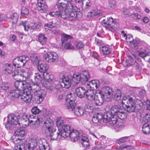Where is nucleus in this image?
<instances>
[{
  "label": "nucleus",
  "mask_w": 150,
  "mask_h": 150,
  "mask_svg": "<svg viewBox=\"0 0 150 150\" xmlns=\"http://www.w3.org/2000/svg\"><path fill=\"white\" fill-rule=\"evenodd\" d=\"M72 4L71 2H68L67 4L65 2H62L58 0L57 5L59 11H63L72 8Z\"/></svg>",
  "instance_id": "1a4fd4ad"
},
{
  "label": "nucleus",
  "mask_w": 150,
  "mask_h": 150,
  "mask_svg": "<svg viewBox=\"0 0 150 150\" xmlns=\"http://www.w3.org/2000/svg\"><path fill=\"white\" fill-rule=\"evenodd\" d=\"M87 99L90 101H93L94 99V95L93 91L92 90L87 89L86 93Z\"/></svg>",
  "instance_id": "7c9ffc66"
},
{
  "label": "nucleus",
  "mask_w": 150,
  "mask_h": 150,
  "mask_svg": "<svg viewBox=\"0 0 150 150\" xmlns=\"http://www.w3.org/2000/svg\"><path fill=\"white\" fill-rule=\"evenodd\" d=\"M74 109V113L75 116H80L84 113L83 109L79 107H75Z\"/></svg>",
  "instance_id": "c9c22d12"
},
{
  "label": "nucleus",
  "mask_w": 150,
  "mask_h": 150,
  "mask_svg": "<svg viewBox=\"0 0 150 150\" xmlns=\"http://www.w3.org/2000/svg\"><path fill=\"white\" fill-rule=\"evenodd\" d=\"M128 138V137H121L117 140V142L119 144L127 142L129 141Z\"/></svg>",
  "instance_id": "680f3d73"
},
{
  "label": "nucleus",
  "mask_w": 150,
  "mask_h": 150,
  "mask_svg": "<svg viewBox=\"0 0 150 150\" xmlns=\"http://www.w3.org/2000/svg\"><path fill=\"white\" fill-rule=\"evenodd\" d=\"M67 108L70 111L73 110L75 107L76 103L75 101L67 100L66 103Z\"/></svg>",
  "instance_id": "2f4dec72"
},
{
  "label": "nucleus",
  "mask_w": 150,
  "mask_h": 150,
  "mask_svg": "<svg viewBox=\"0 0 150 150\" xmlns=\"http://www.w3.org/2000/svg\"><path fill=\"white\" fill-rule=\"evenodd\" d=\"M40 139H38V141L36 138L30 139L28 143L25 144V150H34L37 146V143L39 144L38 140Z\"/></svg>",
  "instance_id": "9d476101"
},
{
  "label": "nucleus",
  "mask_w": 150,
  "mask_h": 150,
  "mask_svg": "<svg viewBox=\"0 0 150 150\" xmlns=\"http://www.w3.org/2000/svg\"><path fill=\"white\" fill-rule=\"evenodd\" d=\"M131 92V96L128 95L124 96L122 101V106L125 108V109L128 112H131L134 111L135 109V103L133 101V91H132L131 89H130Z\"/></svg>",
  "instance_id": "f03ea898"
},
{
  "label": "nucleus",
  "mask_w": 150,
  "mask_h": 150,
  "mask_svg": "<svg viewBox=\"0 0 150 150\" xmlns=\"http://www.w3.org/2000/svg\"><path fill=\"white\" fill-rule=\"evenodd\" d=\"M67 97V100L69 101H75L76 100V97L73 93L69 92L68 93Z\"/></svg>",
  "instance_id": "4d7b16f0"
},
{
  "label": "nucleus",
  "mask_w": 150,
  "mask_h": 150,
  "mask_svg": "<svg viewBox=\"0 0 150 150\" xmlns=\"http://www.w3.org/2000/svg\"><path fill=\"white\" fill-rule=\"evenodd\" d=\"M25 144H18L15 145L14 149L15 150H22L23 149L25 150Z\"/></svg>",
  "instance_id": "e2e57ef3"
},
{
  "label": "nucleus",
  "mask_w": 150,
  "mask_h": 150,
  "mask_svg": "<svg viewBox=\"0 0 150 150\" xmlns=\"http://www.w3.org/2000/svg\"><path fill=\"white\" fill-rule=\"evenodd\" d=\"M5 125L7 129L12 130L16 127V125L11 122H8V120L5 123Z\"/></svg>",
  "instance_id": "de8ad7c7"
},
{
  "label": "nucleus",
  "mask_w": 150,
  "mask_h": 150,
  "mask_svg": "<svg viewBox=\"0 0 150 150\" xmlns=\"http://www.w3.org/2000/svg\"><path fill=\"white\" fill-rule=\"evenodd\" d=\"M101 51L105 55H107L111 53L110 49L106 46H103L101 48Z\"/></svg>",
  "instance_id": "864d4df0"
},
{
  "label": "nucleus",
  "mask_w": 150,
  "mask_h": 150,
  "mask_svg": "<svg viewBox=\"0 0 150 150\" xmlns=\"http://www.w3.org/2000/svg\"><path fill=\"white\" fill-rule=\"evenodd\" d=\"M61 41L62 44H63L64 42L67 41L69 39H71L73 37L69 35H67L65 33L62 34Z\"/></svg>",
  "instance_id": "37998d69"
},
{
  "label": "nucleus",
  "mask_w": 150,
  "mask_h": 150,
  "mask_svg": "<svg viewBox=\"0 0 150 150\" xmlns=\"http://www.w3.org/2000/svg\"><path fill=\"white\" fill-rule=\"evenodd\" d=\"M56 130L53 129V132H47V135L50 136L51 139L52 140H59L60 139L61 137H62V134L64 133V132H62L58 129L57 132Z\"/></svg>",
  "instance_id": "9b49d317"
},
{
  "label": "nucleus",
  "mask_w": 150,
  "mask_h": 150,
  "mask_svg": "<svg viewBox=\"0 0 150 150\" xmlns=\"http://www.w3.org/2000/svg\"><path fill=\"white\" fill-rule=\"evenodd\" d=\"M72 5L73 6L72 8H69L67 11L69 14V17L75 18L77 16L76 12V11L77 8L74 4H72Z\"/></svg>",
  "instance_id": "cd10ccee"
},
{
  "label": "nucleus",
  "mask_w": 150,
  "mask_h": 150,
  "mask_svg": "<svg viewBox=\"0 0 150 150\" xmlns=\"http://www.w3.org/2000/svg\"><path fill=\"white\" fill-rule=\"evenodd\" d=\"M103 142H102L97 146L93 147L91 150H102L104 149L107 146L106 145L103 144Z\"/></svg>",
  "instance_id": "c03bdc74"
},
{
  "label": "nucleus",
  "mask_w": 150,
  "mask_h": 150,
  "mask_svg": "<svg viewBox=\"0 0 150 150\" xmlns=\"http://www.w3.org/2000/svg\"><path fill=\"white\" fill-rule=\"evenodd\" d=\"M138 55L141 58L144 59V58L147 56H150V52H138Z\"/></svg>",
  "instance_id": "603ef678"
},
{
  "label": "nucleus",
  "mask_w": 150,
  "mask_h": 150,
  "mask_svg": "<svg viewBox=\"0 0 150 150\" xmlns=\"http://www.w3.org/2000/svg\"><path fill=\"white\" fill-rule=\"evenodd\" d=\"M117 116L116 115H113V116L110 119V120L107 122L111 126H113L115 124L117 121Z\"/></svg>",
  "instance_id": "09e8293b"
},
{
  "label": "nucleus",
  "mask_w": 150,
  "mask_h": 150,
  "mask_svg": "<svg viewBox=\"0 0 150 150\" xmlns=\"http://www.w3.org/2000/svg\"><path fill=\"white\" fill-rule=\"evenodd\" d=\"M115 93L114 94V97L115 99L117 100H119L121 99L122 93L121 91L118 89L115 91Z\"/></svg>",
  "instance_id": "3c124183"
},
{
  "label": "nucleus",
  "mask_w": 150,
  "mask_h": 150,
  "mask_svg": "<svg viewBox=\"0 0 150 150\" xmlns=\"http://www.w3.org/2000/svg\"><path fill=\"white\" fill-rule=\"evenodd\" d=\"M38 40L40 43L42 45H45L47 42L46 37L44 34L41 33L39 35Z\"/></svg>",
  "instance_id": "79ce46f5"
},
{
  "label": "nucleus",
  "mask_w": 150,
  "mask_h": 150,
  "mask_svg": "<svg viewBox=\"0 0 150 150\" xmlns=\"http://www.w3.org/2000/svg\"><path fill=\"white\" fill-rule=\"evenodd\" d=\"M18 74V76L16 78L17 79L20 80L21 81H25L27 78H28L33 74V73L30 70L24 69H18V71H16L13 74Z\"/></svg>",
  "instance_id": "0eeeda50"
},
{
  "label": "nucleus",
  "mask_w": 150,
  "mask_h": 150,
  "mask_svg": "<svg viewBox=\"0 0 150 150\" xmlns=\"http://www.w3.org/2000/svg\"><path fill=\"white\" fill-rule=\"evenodd\" d=\"M41 111L37 106H35L33 108L31 109V112L34 114H39Z\"/></svg>",
  "instance_id": "0e129e2a"
},
{
  "label": "nucleus",
  "mask_w": 150,
  "mask_h": 150,
  "mask_svg": "<svg viewBox=\"0 0 150 150\" xmlns=\"http://www.w3.org/2000/svg\"><path fill=\"white\" fill-rule=\"evenodd\" d=\"M75 91L77 96L80 98L84 97L86 92V90L83 87L76 88Z\"/></svg>",
  "instance_id": "b1692460"
},
{
  "label": "nucleus",
  "mask_w": 150,
  "mask_h": 150,
  "mask_svg": "<svg viewBox=\"0 0 150 150\" xmlns=\"http://www.w3.org/2000/svg\"><path fill=\"white\" fill-rule=\"evenodd\" d=\"M40 150H51L47 141L45 139H40L38 140Z\"/></svg>",
  "instance_id": "f3484780"
},
{
  "label": "nucleus",
  "mask_w": 150,
  "mask_h": 150,
  "mask_svg": "<svg viewBox=\"0 0 150 150\" xmlns=\"http://www.w3.org/2000/svg\"><path fill=\"white\" fill-rule=\"evenodd\" d=\"M8 122H12L14 125H16L18 123V119L17 117L14 114H9L8 116Z\"/></svg>",
  "instance_id": "c756f323"
},
{
  "label": "nucleus",
  "mask_w": 150,
  "mask_h": 150,
  "mask_svg": "<svg viewBox=\"0 0 150 150\" xmlns=\"http://www.w3.org/2000/svg\"><path fill=\"white\" fill-rule=\"evenodd\" d=\"M113 115L112 114L111 111L106 112L104 115L103 117V121L104 122H107L110 119Z\"/></svg>",
  "instance_id": "72a5a7b5"
},
{
  "label": "nucleus",
  "mask_w": 150,
  "mask_h": 150,
  "mask_svg": "<svg viewBox=\"0 0 150 150\" xmlns=\"http://www.w3.org/2000/svg\"><path fill=\"white\" fill-rule=\"evenodd\" d=\"M34 77L35 81L36 82L40 83L41 82L42 78L39 73H35Z\"/></svg>",
  "instance_id": "bf43d9fd"
},
{
  "label": "nucleus",
  "mask_w": 150,
  "mask_h": 150,
  "mask_svg": "<svg viewBox=\"0 0 150 150\" xmlns=\"http://www.w3.org/2000/svg\"><path fill=\"white\" fill-rule=\"evenodd\" d=\"M37 97L35 99V100L37 104L42 102L46 95V92L43 90L41 89L37 93Z\"/></svg>",
  "instance_id": "dca6fc26"
},
{
  "label": "nucleus",
  "mask_w": 150,
  "mask_h": 150,
  "mask_svg": "<svg viewBox=\"0 0 150 150\" xmlns=\"http://www.w3.org/2000/svg\"><path fill=\"white\" fill-rule=\"evenodd\" d=\"M81 81V74L80 75L75 74L73 77L69 75L67 76H63L59 79V83L62 87L66 88H69L71 86L72 81L75 83H78Z\"/></svg>",
  "instance_id": "f257e3e1"
},
{
  "label": "nucleus",
  "mask_w": 150,
  "mask_h": 150,
  "mask_svg": "<svg viewBox=\"0 0 150 150\" xmlns=\"http://www.w3.org/2000/svg\"><path fill=\"white\" fill-rule=\"evenodd\" d=\"M47 29L46 28L45 30H46ZM48 30L49 33H51L52 34H54L56 35H58L60 34V31L59 30L57 29H47V31Z\"/></svg>",
  "instance_id": "052dcab7"
},
{
  "label": "nucleus",
  "mask_w": 150,
  "mask_h": 150,
  "mask_svg": "<svg viewBox=\"0 0 150 150\" xmlns=\"http://www.w3.org/2000/svg\"><path fill=\"white\" fill-rule=\"evenodd\" d=\"M115 1L113 0L111 1H110L109 2L108 6V8L110 9L112 8H114L115 7Z\"/></svg>",
  "instance_id": "69168bd1"
},
{
  "label": "nucleus",
  "mask_w": 150,
  "mask_h": 150,
  "mask_svg": "<svg viewBox=\"0 0 150 150\" xmlns=\"http://www.w3.org/2000/svg\"><path fill=\"white\" fill-rule=\"evenodd\" d=\"M38 68L39 71L44 74L46 72L48 69L49 67L45 62H43L38 65Z\"/></svg>",
  "instance_id": "393cba45"
},
{
  "label": "nucleus",
  "mask_w": 150,
  "mask_h": 150,
  "mask_svg": "<svg viewBox=\"0 0 150 150\" xmlns=\"http://www.w3.org/2000/svg\"><path fill=\"white\" fill-rule=\"evenodd\" d=\"M122 109L120 107L116 105H114L111 108L110 111L112 114L116 115Z\"/></svg>",
  "instance_id": "f704fd0d"
},
{
  "label": "nucleus",
  "mask_w": 150,
  "mask_h": 150,
  "mask_svg": "<svg viewBox=\"0 0 150 150\" xmlns=\"http://www.w3.org/2000/svg\"><path fill=\"white\" fill-rule=\"evenodd\" d=\"M36 5L37 9L41 12H45L47 8V6L44 0H38Z\"/></svg>",
  "instance_id": "6ab92c4d"
},
{
  "label": "nucleus",
  "mask_w": 150,
  "mask_h": 150,
  "mask_svg": "<svg viewBox=\"0 0 150 150\" xmlns=\"http://www.w3.org/2000/svg\"><path fill=\"white\" fill-rule=\"evenodd\" d=\"M64 133L62 134V137H69L71 140L73 142L78 141L80 138L79 136V134L76 130L72 129L71 131V127L69 126H66L65 127Z\"/></svg>",
  "instance_id": "7ed1b4c3"
},
{
  "label": "nucleus",
  "mask_w": 150,
  "mask_h": 150,
  "mask_svg": "<svg viewBox=\"0 0 150 150\" xmlns=\"http://www.w3.org/2000/svg\"><path fill=\"white\" fill-rule=\"evenodd\" d=\"M53 120L50 118H47L44 122L42 128L46 130L47 133L53 132Z\"/></svg>",
  "instance_id": "f8f14e48"
},
{
  "label": "nucleus",
  "mask_w": 150,
  "mask_h": 150,
  "mask_svg": "<svg viewBox=\"0 0 150 150\" xmlns=\"http://www.w3.org/2000/svg\"><path fill=\"white\" fill-rule=\"evenodd\" d=\"M134 148V146L131 145H127L125 146H119V150H127Z\"/></svg>",
  "instance_id": "5fc2aeb1"
},
{
  "label": "nucleus",
  "mask_w": 150,
  "mask_h": 150,
  "mask_svg": "<svg viewBox=\"0 0 150 150\" xmlns=\"http://www.w3.org/2000/svg\"><path fill=\"white\" fill-rule=\"evenodd\" d=\"M25 133L24 129L22 128H20L15 132L14 134L16 136L22 137L25 135Z\"/></svg>",
  "instance_id": "e433bc0d"
},
{
  "label": "nucleus",
  "mask_w": 150,
  "mask_h": 150,
  "mask_svg": "<svg viewBox=\"0 0 150 150\" xmlns=\"http://www.w3.org/2000/svg\"><path fill=\"white\" fill-rule=\"evenodd\" d=\"M142 132L145 134H148L150 132V128L147 124H144L142 127Z\"/></svg>",
  "instance_id": "a18cd8bd"
},
{
  "label": "nucleus",
  "mask_w": 150,
  "mask_h": 150,
  "mask_svg": "<svg viewBox=\"0 0 150 150\" xmlns=\"http://www.w3.org/2000/svg\"><path fill=\"white\" fill-rule=\"evenodd\" d=\"M139 120L140 122L142 123L147 124L150 121V114L146 113L144 115H141Z\"/></svg>",
  "instance_id": "c85d7f7f"
},
{
  "label": "nucleus",
  "mask_w": 150,
  "mask_h": 150,
  "mask_svg": "<svg viewBox=\"0 0 150 150\" xmlns=\"http://www.w3.org/2000/svg\"><path fill=\"white\" fill-rule=\"evenodd\" d=\"M29 13L28 10L26 8L23 7L22 8L21 11V14L23 16L27 15Z\"/></svg>",
  "instance_id": "774afa93"
},
{
  "label": "nucleus",
  "mask_w": 150,
  "mask_h": 150,
  "mask_svg": "<svg viewBox=\"0 0 150 150\" xmlns=\"http://www.w3.org/2000/svg\"><path fill=\"white\" fill-rule=\"evenodd\" d=\"M34 92L33 90H28L23 91L21 95V99L23 101L29 103L31 100Z\"/></svg>",
  "instance_id": "6e6552de"
},
{
  "label": "nucleus",
  "mask_w": 150,
  "mask_h": 150,
  "mask_svg": "<svg viewBox=\"0 0 150 150\" xmlns=\"http://www.w3.org/2000/svg\"><path fill=\"white\" fill-rule=\"evenodd\" d=\"M23 91L19 90H13L10 91L8 95L9 97L11 99L18 98L22 93Z\"/></svg>",
  "instance_id": "412c9836"
},
{
  "label": "nucleus",
  "mask_w": 150,
  "mask_h": 150,
  "mask_svg": "<svg viewBox=\"0 0 150 150\" xmlns=\"http://www.w3.org/2000/svg\"><path fill=\"white\" fill-rule=\"evenodd\" d=\"M56 125L57 127L59 129H61V131L62 132H65L64 128L66 126H69L67 125H64V122L63 119L61 117H58L57 119L56 122Z\"/></svg>",
  "instance_id": "4be33fe9"
},
{
  "label": "nucleus",
  "mask_w": 150,
  "mask_h": 150,
  "mask_svg": "<svg viewBox=\"0 0 150 150\" xmlns=\"http://www.w3.org/2000/svg\"><path fill=\"white\" fill-rule=\"evenodd\" d=\"M28 121L30 122V125L31 126L35 124L36 123L41 122L42 119L36 117L33 115H29L28 116Z\"/></svg>",
  "instance_id": "5701e85b"
},
{
  "label": "nucleus",
  "mask_w": 150,
  "mask_h": 150,
  "mask_svg": "<svg viewBox=\"0 0 150 150\" xmlns=\"http://www.w3.org/2000/svg\"><path fill=\"white\" fill-rule=\"evenodd\" d=\"M79 4L80 6H82L84 4H85V9L89 8L91 5V3L90 0H83L82 1H80V3Z\"/></svg>",
  "instance_id": "4c0bfd02"
},
{
  "label": "nucleus",
  "mask_w": 150,
  "mask_h": 150,
  "mask_svg": "<svg viewBox=\"0 0 150 150\" xmlns=\"http://www.w3.org/2000/svg\"><path fill=\"white\" fill-rule=\"evenodd\" d=\"M31 59L32 62L34 65H37L40 63L39 57L36 55H34L33 57H31Z\"/></svg>",
  "instance_id": "49530a36"
},
{
  "label": "nucleus",
  "mask_w": 150,
  "mask_h": 150,
  "mask_svg": "<svg viewBox=\"0 0 150 150\" xmlns=\"http://www.w3.org/2000/svg\"><path fill=\"white\" fill-rule=\"evenodd\" d=\"M18 15L17 13H16L12 14L10 17L12 23L14 24L16 23L18 21Z\"/></svg>",
  "instance_id": "a19ab883"
},
{
  "label": "nucleus",
  "mask_w": 150,
  "mask_h": 150,
  "mask_svg": "<svg viewBox=\"0 0 150 150\" xmlns=\"http://www.w3.org/2000/svg\"><path fill=\"white\" fill-rule=\"evenodd\" d=\"M14 79L16 80L14 84V86L16 89L21 90V89H25L28 88L27 83L25 81H21L19 79Z\"/></svg>",
  "instance_id": "2eb2a0df"
},
{
  "label": "nucleus",
  "mask_w": 150,
  "mask_h": 150,
  "mask_svg": "<svg viewBox=\"0 0 150 150\" xmlns=\"http://www.w3.org/2000/svg\"><path fill=\"white\" fill-rule=\"evenodd\" d=\"M99 94L104 97V99L106 101H109L113 97V92L112 88L107 86L103 87L100 91H98Z\"/></svg>",
  "instance_id": "20e7f679"
},
{
  "label": "nucleus",
  "mask_w": 150,
  "mask_h": 150,
  "mask_svg": "<svg viewBox=\"0 0 150 150\" xmlns=\"http://www.w3.org/2000/svg\"><path fill=\"white\" fill-rule=\"evenodd\" d=\"M100 86V82L97 80H93L89 82V83H87L86 87L88 88H90V90H92L97 89Z\"/></svg>",
  "instance_id": "a211bd4d"
},
{
  "label": "nucleus",
  "mask_w": 150,
  "mask_h": 150,
  "mask_svg": "<svg viewBox=\"0 0 150 150\" xmlns=\"http://www.w3.org/2000/svg\"><path fill=\"white\" fill-rule=\"evenodd\" d=\"M60 14V17L64 19H65L69 17V14L67 13V10L66 11H61Z\"/></svg>",
  "instance_id": "6e6d98bb"
},
{
  "label": "nucleus",
  "mask_w": 150,
  "mask_h": 150,
  "mask_svg": "<svg viewBox=\"0 0 150 150\" xmlns=\"http://www.w3.org/2000/svg\"><path fill=\"white\" fill-rule=\"evenodd\" d=\"M30 59L26 55L21 56L15 58L13 61V64L16 68L23 67Z\"/></svg>",
  "instance_id": "423d86ee"
},
{
  "label": "nucleus",
  "mask_w": 150,
  "mask_h": 150,
  "mask_svg": "<svg viewBox=\"0 0 150 150\" xmlns=\"http://www.w3.org/2000/svg\"><path fill=\"white\" fill-rule=\"evenodd\" d=\"M18 69L14 70L13 71V69L12 67V65L11 64H6L5 65V67L4 69V72L5 74L7 75L9 74L13 78L17 79L16 76H18V74H13V73L16 71H18Z\"/></svg>",
  "instance_id": "ddd939ff"
},
{
  "label": "nucleus",
  "mask_w": 150,
  "mask_h": 150,
  "mask_svg": "<svg viewBox=\"0 0 150 150\" xmlns=\"http://www.w3.org/2000/svg\"><path fill=\"white\" fill-rule=\"evenodd\" d=\"M60 12L58 11L50 12L49 15L52 17L57 18L60 16Z\"/></svg>",
  "instance_id": "13d9d810"
},
{
  "label": "nucleus",
  "mask_w": 150,
  "mask_h": 150,
  "mask_svg": "<svg viewBox=\"0 0 150 150\" xmlns=\"http://www.w3.org/2000/svg\"><path fill=\"white\" fill-rule=\"evenodd\" d=\"M46 60L49 62L56 61L58 58L57 54L54 52H48L44 55Z\"/></svg>",
  "instance_id": "4468645a"
},
{
  "label": "nucleus",
  "mask_w": 150,
  "mask_h": 150,
  "mask_svg": "<svg viewBox=\"0 0 150 150\" xmlns=\"http://www.w3.org/2000/svg\"><path fill=\"white\" fill-rule=\"evenodd\" d=\"M124 111V109H122L117 115V116L120 119H123L127 117V115Z\"/></svg>",
  "instance_id": "8fccbe9b"
},
{
  "label": "nucleus",
  "mask_w": 150,
  "mask_h": 150,
  "mask_svg": "<svg viewBox=\"0 0 150 150\" xmlns=\"http://www.w3.org/2000/svg\"><path fill=\"white\" fill-rule=\"evenodd\" d=\"M89 73L87 71H83L81 73V82L82 83H85L89 79Z\"/></svg>",
  "instance_id": "a878e982"
},
{
  "label": "nucleus",
  "mask_w": 150,
  "mask_h": 150,
  "mask_svg": "<svg viewBox=\"0 0 150 150\" xmlns=\"http://www.w3.org/2000/svg\"><path fill=\"white\" fill-rule=\"evenodd\" d=\"M113 19L111 17H110L108 18L106 21H105V19H103L101 21V23L105 25V26L107 29L111 31L112 30L113 28Z\"/></svg>",
  "instance_id": "aec40b11"
},
{
  "label": "nucleus",
  "mask_w": 150,
  "mask_h": 150,
  "mask_svg": "<svg viewBox=\"0 0 150 150\" xmlns=\"http://www.w3.org/2000/svg\"><path fill=\"white\" fill-rule=\"evenodd\" d=\"M102 118V116L100 114L97 113L92 118V121L93 123H97Z\"/></svg>",
  "instance_id": "58836bf2"
},
{
  "label": "nucleus",
  "mask_w": 150,
  "mask_h": 150,
  "mask_svg": "<svg viewBox=\"0 0 150 150\" xmlns=\"http://www.w3.org/2000/svg\"><path fill=\"white\" fill-rule=\"evenodd\" d=\"M104 97L101 95H95L93 99L95 105L100 106L102 105L103 102Z\"/></svg>",
  "instance_id": "bb28decb"
},
{
  "label": "nucleus",
  "mask_w": 150,
  "mask_h": 150,
  "mask_svg": "<svg viewBox=\"0 0 150 150\" xmlns=\"http://www.w3.org/2000/svg\"><path fill=\"white\" fill-rule=\"evenodd\" d=\"M43 76L44 80L48 82H50L52 81L54 78V76L53 75L50 74L47 72L44 73Z\"/></svg>",
  "instance_id": "ea45409f"
},
{
  "label": "nucleus",
  "mask_w": 150,
  "mask_h": 150,
  "mask_svg": "<svg viewBox=\"0 0 150 150\" xmlns=\"http://www.w3.org/2000/svg\"><path fill=\"white\" fill-rule=\"evenodd\" d=\"M21 25H22L25 31L31 34L36 29H38L41 25L37 23H32L27 21H22Z\"/></svg>",
  "instance_id": "39448f33"
},
{
  "label": "nucleus",
  "mask_w": 150,
  "mask_h": 150,
  "mask_svg": "<svg viewBox=\"0 0 150 150\" xmlns=\"http://www.w3.org/2000/svg\"><path fill=\"white\" fill-rule=\"evenodd\" d=\"M130 43L132 47L133 48H135L137 46L138 44L137 41L135 40H133L132 41H130Z\"/></svg>",
  "instance_id": "338daca9"
},
{
  "label": "nucleus",
  "mask_w": 150,
  "mask_h": 150,
  "mask_svg": "<svg viewBox=\"0 0 150 150\" xmlns=\"http://www.w3.org/2000/svg\"><path fill=\"white\" fill-rule=\"evenodd\" d=\"M21 124L23 127H25L30 125V122L28 119V116L26 114H24L21 119Z\"/></svg>",
  "instance_id": "473e14b6"
}]
</instances>
